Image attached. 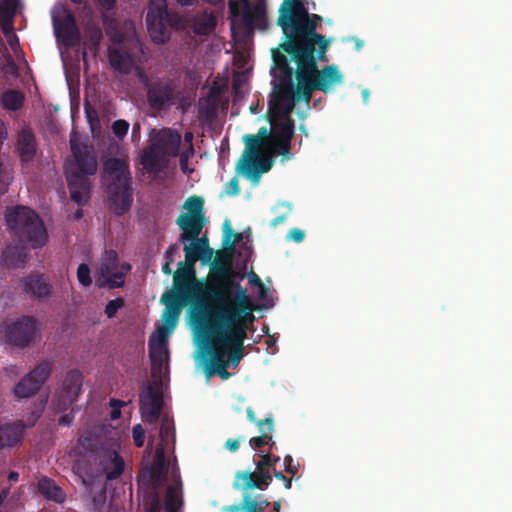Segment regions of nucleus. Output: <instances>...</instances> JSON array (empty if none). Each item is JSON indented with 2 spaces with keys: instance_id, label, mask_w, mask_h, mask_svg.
Here are the masks:
<instances>
[{
  "instance_id": "bf43d9fd",
  "label": "nucleus",
  "mask_w": 512,
  "mask_h": 512,
  "mask_svg": "<svg viewBox=\"0 0 512 512\" xmlns=\"http://www.w3.org/2000/svg\"><path fill=\"white\" fill-rule=\"evenodd\" d=\"M19 478V474L17 472H11L9 474V480L11 481H17Z\"/></svg>"
},
{
  "instance_id": "8fccbe9b",
  "label": "nucleus",
  "mask_w": 512,
  "mask_h": 512,
  "mask_svg": "<svg viewBox=\"0 0 512 512\" xmlns=\"http://www.w3.org/2000/svg\"><path fill=\"white\" fill-rule=\"evenodd\" d=\"M184 140L187 143V148L185 151H189V153L193 154V146H192V140H193V134L191 132L185 133Z\"/></svg>"
},
{
  "instance_id": "4d7b16f0",
  "label": "nucleus",
  "mask_w": 512,
  "mask_h": 512,
  "mask_svg": "<svg viewBox=\"0 0 512 512\" xmlns=\"http://www.w3.org/2000/svg\"><path fill=\"white\" fill-rule=\"evenodd\" d=\"M258 425L261 427L262 425H267L269 430H272V420L266 419L264 422H259Z\"/></svg>"
},
{
  "instance_id": "bb28decb",
  "label": "nucleus",
  "mask_w": 512,
  "mask_h": 512,
  "mask_svg": "<svg viewBox=\"0 0 512 512\" xmlns=\"http://www.w3.org/2000/svg\"><path fill=\"white\" fill-rule=\"evenodd\" d=\"M40 387L33 382L31 378L26 375L21 381L15 386L14 394L18 398H28L33 396Z\"/></svg>"
},
{
  "instance_id": "052dcab7",
  "label": "nucleus",
  "mask_w": 512,
  "mask_h": 512,
  "mask_svg": "<svg viewBox=\"0 0 512 512\" xmlns=\"http://www.w3.org/2000/svg\"><path fill=\"white\" fill-rule=\"evenodd\" d=\"M148 512H159V504H158V501L155 502V504L153 506H151V508L149 509Z\"/></svg>"
},
{
  "instance_id": "dca6fc26",
  "label": "nucleus",
  "mask_w": 512,
  "mask_h": 512,
  "mask_svg": "<svg viewBox=\"0 0 512 512\" xmlns=\"http://www.w3.org/2000/svg\"><path fill=\"white\" fill-rule=\"evenodd\" d=\"M142 418L150 423L154 422L162 408V392L159 387H148L140 398Z\"/></svg>"
},
{
  "instance_id": "2eb2a0df",
  "label": "nucleus",
  "mask_w": 512,
  "mask_h": 512,
  "mask_svg": "<svg viewBox=\"0 0 512 512\" xmlns=\"http://www.w3.org/2000/svg\"><path fill=\"white\" fill-rule=\"evenodd\" d=\"M83 383V376L77 370H71L63 377L54 397L59 409L71 405L78 398Z\"/></svg>"
},
{
  "instance_id": "1a4fd4ad",
  "label": "nucleus",
  "mask_w": 512,
  "mask_h": 512,
  "mask_svg": "<svg viewBox=\"0 0 512 512\" xmlns=\"http://www.w3.org/2000/svg\"><path fill=\"white\" fill-rule=\"evenodd\" d=\"M40 338V325L33 317L22 316L0 325V339L16 347L35 345Z\"/></svg>"
},
{
  "instance_id": "a878e982",
  "label": "nucleus",
  "mask_w": 512,
  "mask_h": 512,
  "mask_svg": "<svg viewBox=\"0 0 512 512\" xmlns=\"http://www.w3.org/2000/svg\"><path fill=\"white\" fill-rule=\"evenodd\" d=\"M191 25L195 33L205 35L214 29L215 19L212 15L204 13L196 16Z\"/></svg>"
},
{
  "instance_id": "9d476101",
  "label": "nucleus",
  "mask_w": 512,
  "mask_h": 512,
  "mask_svg": "<svg viewBox=\"0 0 512 512\" xmlns=\"http://www.w3.org/2000/svg\"><path fill=\"white\" fill-rule=\"evenodd\" d=\"M203 199L197 196L189 197L182 208V213L177 219L178 226L183 230L180 236L182 242L189 237H198L205 225L203 212Z\"/></svg>"
},
{
  "instance_id": "0eeeda50",
  "label": "nucleus",
  "mask_w": 512,
  "mask_h": 512,
  "mask_svg": "<svg viewBox=\"0 0 512 512\" xmlns=\"http://www.w3.org/2000/svg\"><path fill=\"white\" fill-rule=\"evenodd\" d=\"M8 226L14 230L32 248L43 247L48 234L37 214L28 207H16L8 211Z\"/></svg>"
},
{
  "instance_id": "7c9ffc66",
  "label": "nucleus",
  "mask_w": 512,
  "mask_h": 512,
  "mask_svg": "<svg viewBox=\"0 0 512 512\" xmlns=\"http://www.w3.org/2000/svg\"><path fill=\"white\" fill-rule=\"evenodd\" d=\"M2 104L10 110H17L23 104V96L16 91H8L2 97Z\"/></svg>"
},
{
  "instance_id": "e2e57ef3",
  "label": "nucleus",
  "mask_w": 512,
  "mask_h": 512,
  "mask_svg": "<svg viewBox=\"0 0 512 512\" xmlns=\"http://www.w3.org/2000/svg\"><path fill=\"white\" fill-rule=\"evenodd\" d=\"M241 85L242 84L240 83V81H238V80L235 81L234 88H235L236 93H239Z\"/></svg>"
},
{
  "instance_id": "4c0bfd02",
  "label": "nucleus",
  "mask_w": 512,
  "mask_h": 512,
  "mask_svg": "<svg viewBox=\"0 0 512 512\" xmlns=\"http://www.w3.org/2000/svg\"><path fill=\"white\" fill-rule=\"evenodd\" d=\"M129 129V124L124 120H117L112 125V130L114 134L118 137H123L126 135Z\"/></svg>"
},
{
  "instance_id": "09e8293b",
  "label": "nucleus",
  "mask_w": 512,
  "mask_h": 512,
  "mask_svg": "<svg viewBox=\"0 0 512 512\" xmlns=\"http://www.w3.org/2000/svg\"><path fill=\"white\" fill-rule=\"evenodd\" d=\"M97 4L104 10H110L115 3V0H95Z\"/></svg>"
},
{
  "instance_id": "e433bc0d",
  "label": "nucleus",
  "mask_w": 512,
  "mask_h": 512,
  "mask_svg": "<svg viewBox=\"0 0 512 512\" xmlns=\"http://www.w3.org/2000/svg\"><path fill=\"white\" fill-rule=\"evenodd\" d=\"M132 436L134 443L137 447L143 446L145 439V431L140 424H137L133 427Z\"/></svg>"
},
{
  "instance_id": "0e129e2a",
  "label": "nucleus",
  "mask_w": 512,
  "mask_h": 512,
  "mask_svg": "<svg viewBox=\"0 0 512 512\" xmlns=\"http://www.w3.org/2000/svg\"><path fill=\"white\" fill-rule=\"evenodd\" d=\"M182 5H190L194 2V0H177Z\"/></svg>"
},
{
  "instance_id": "20e7f679",
  "label": "nucleus",
  "mask_w": 512,
  "mask_h": 512,
  "mask_svg": "<svg viewBox=\"0 0 512 512\" xmlns=\"http://www.w3.org/2000/svg\"><path fill=\"white\" fill-rule=\"evenodd\" d=\"M176 295L174 292H166L161 302L166 305L162 315V323L157 327L154 334L150 336L149 352L152 361V374L154 377L162 376L168 371V337L173 333L177 326L180 315L179 306L171 305L172 298Z\"/></svg>"
},
{
  "instance_id": "ea45409f",
  "label": "nucleus",
  "mask_w": 512,
  "mask_h": 512,
  "mask_svg": "<svg viewBox=\"0 0 512 512\" xmlns=\"http://www.w3.org/2000/svg\"><path fill=\"white\" fill-rule=\"evenodd\" d=\"M244 507L246 508V512H260L262 507H258V503L253 500L249 495L244 496Z\"/></svg>"
},
{
  "instance_id": "680f3d73",
  "label": "nucleus",
  "mask_w": 512,
  "mask_h": 512,
  "mask_svg": "<svg viewBox=\"0 0 512 512\" xmlns=\"http://www.w3.org/2000/svg\"><path fill=\"white\" fill-rule=\"evenodd\" d=\"M119 416H120L119 409H113V411H112V418L113 419H117V418H119Z\"/></svg>"
},
{
  "instance_id": "6e6552de",
  "label": "nucleus",
  "mask_w": 512,
  "mask_h": 512,
  "mask_svg": "<svg viewBox=\"0 0 512 512\" xmlns=\"http://www.w3.org/2000/svg\"><path fill=\"white\" fill-rule=\"evenodd\" d=\"M181 137L170 129L160 130L152 135L150 146L144 151L141 163L149 171L163 167L170 157L178 153Z\"/></svg>"
},
{
  "instance_id": "c9c22d12",
  "label": "nucleus",
  "mask_w": 512,
  "mask_h": 512,
  "mask_svg": "<svg viewBox=\"0 0 512 512\" xmlns=\"http://www.w3.org/2000/svg\"><path fill=\"white\" fill-rule=\"evenodd\" d=\"M239 192V181L236 177H234L228 183H226L224 191L221 193V196H235Z\"/></svg>"
},
{
  "instance_id": "49530a36",
  "label": "nucleus",
  "mask_w": 512,
  "mask_h": 512,
  "mask_svg": "<svg viewBox=\"0 0 512 512\" xmlns=\"http://www.w3.org/2000/svg\"><path fill=\"white\" fill-rule=\"evenodd\" d=\"M288 239L301 242L304 239V232L299 229H292L288 234Z\"/></svg>"
},
{
  "instance_id": "aec40b11",
  "label": "nucleus",
  "mask_w": 512,
  "mask_h": 512,
  "mask_svg": "<svg viewBox=\"0 0 512 512\" xmlns=\"http://www.w3.org/2000/svg\"><path fill=\"white\" fill-rule=\"evenodd\" d=\"M272 477L269 472H238L235 476L234 488L248 491L255 488L265 489L269 486Z\"/></svg>"
},
{
  "instance_id": "b1692460",
  "label": "nucleus",
  "mask_w": 512,
  "mask_h": 512,
  "mask_svg": "<svg viewBox=\"0 0 512 512\" xmlns=\"http://www.w3.org/2000/svg\"><path fill=\"white\" fill-rule=\"evenodd\" d=\"M38 491L47 499L62 502L64 501L65 494L62 489L57 486L52 480L42 477L38 480Z\"/></svg>"
},
{
  "instance_id": "a19ab883",
  "label": "nucleus",
  "mask_w": 512,
  "mask_h": 512,
  "mask_svg": "<svg viewBox=\"0 0 512 512\" xmlns=\"http://www.w3.org/2000/svg\"><path fill=\"white\" fill-rule=\"evenodd\" d=\"M273 60L274 63L279 66V68L285 70L287 61L285 55H283L280 51L274 50L273 51Z\"/></svg>"
},
{
  "instance_id": "473e14b6",
  "label": "nucleus",
  "mask_w": 512,
  "mask_h": 512,
  "mask_svg": "<svg viewBox=\"0 0 512 512\" xmlns=\"http://www.w3.org/2000/svg\"><path fill=\"white\" fill-rule=\"evenodd\" d=\"M17 5V0H0L1 18H11Z\"/></svg>"
},
{
  "instance_id": "f8f14e48",
  "label": "nucleus",
  "mask_w": 512,
  "mask_h": 512,
  "mask_svg": "<svg viewBox=\"0 0 512 512\" xmlns=\"http://www.w3.org/2000/svg\"><path fill=\"white\" fill-rule=\"evenodd\" d=\"M129 270V264L118 263L117 254L114 251H108L105 252L98 264L96 281L100 286L121 287L124 283V276Z\"/></svg>"
},
{
  "instance_id": "423d86ee",
  "label": "nucleus",
  "mask_w": 512,
  "mask_h": 512,
  "mask_svg": "<svg viewBox=\"0 0 512 512\" xmlns=\"http://www.w3.org/2000/svg\"><path fill=\"white\" fill-rule=\"evenodd\" d=\"M129 180L125 158H111L105 162L103 181L107 188L111 207L117 214L124 213L130 207Z\"/></svg>"
},
{
  "instance_id": "4be33fe9",
  "label": "nucleus",
  "mask_w": 512,
  "mask_h": 512,
  "mask_svg": "<svg viewBox=\"0 0 512 512\" xmlns=\"http://www.w3.org/2000/svg\"><path fill=\"white\" fill-rule=\"evenodd\" d=\"M16 149L23 162H28L35 156L36 145L30 131L23 130L19 134Z\"/></svg>"
},
{
  "instance_id": "72a5a7b5",
  "label": "nucleus",
  "mask_w": 512,
  "mask_h": 512,
  "mask_svg": "<svg viewBox=\"0 0 512 512\" xmlns=\"http://www.w3.org/2000/svg\"><path fill=\"white\" fill-rule=\"evenodd\" d=\"M124 301L122 298H116L109 301L105 307L106 316L111 319L115 317L117 312L123 307Z\"/></svg>"
},
{
  "instance_id": "69168bd1",
  "label": "nucleus",
  "mask_w": 512,
  "mask_h": 512,
  "mask_svg": "<svg viewBox=\"0 0 512 512\" xmlns=\"http://www.w3.org/2000/svg\"><path fill=\"white\" fill-rule=\"evenodd\" d=\"M363 98H364V101L367 102L368 99H369V92L367 90H364L363 91Z\"/></svg>"
},
{
  "instance_id": "6e6d98bb",
  "label": "nucleus",
  "mask_w": 512,
  "mask_h": 512,
  "mask_svg": "<svg viewBox=\"0 0 512 512\" xmlns=\"http://www.w3.org/2000/svg\"><path fill=\"white\" fill-rule=\"evenodd\" d=\"M8 496V490H3L1 493H0V507L2 506V504L4 503V501L6 500Z\"/></svg>"
},
{
  "instance_id": "13d9d810",
  "label": "nucleus",
  "mask_w": 512,
  "mask_h": 512,
  "mask_svg": "<svg viewBox=\"0 0 512 512\" xmlns=\"http://www.w3.org/2000/svg\"><path fill=\"white\" fill-rule=\"evenodd\" d=\"M247 415L250 421L254 422L256 420L255 415L251 408L247 409Z\"/></svg>"
},
{
  "instance_id": "39448f33",
  "label": "nucleus",
  "mask_w": 512,
  "mask_h": 512,
  "mask_svg": "<svg viewBox=\"0 0 512 512\" xmlns=\"http://www.w3.org/2000/svg\"><path fill=\"white\" fill-rule=\"evenodd\" d=\"M231 32L235 41L249 36L253 28L266 26V8L264 0H230Z\"/></svg>"
},
{
  "instance_id": "f03ea898",
  "label": "nucleus",
  "mask_w": 512,
  "mask_h": 512,
  "mask_svg": "<svg viewBox=\"0 0 512 512\" xmlns=\"http://www.w3.org/2000/svg\"><path fill=\"white\" fill-rule=\"evenodd\" d=\"M211 295L207 298L203 318L209 340L204 364L207 380L218 374L223 380L231 376L229 365L237 366L243 358L246 329L254 319V304L239 283L230 276L212 277Z\"/></svg>"
},
{
  "instance_id": "c756f323",
  "label": "nucleus",
  "mask_w": 512,
  "mask_h": 512,
  "mask_svg": "<svg viewBox=\"0 0 512 512\" xmlns=\"http://www.w3.org/2000/svg\"><path fill=\"white\" fill-rule=\"evenodd\" d=\"M148 99L153 107H162L170 99V91L167 89H150Z\"/></svg>"
},
{
  "instance_id": "774afa93",
  "label": "nucleus",
  "mask_w": 512,
  "mask_h": 512,
  "mask_svg": "<svg viewBox=\"0 0 512 512\" xmlns=\"http://www.w3.org/2000/svg\"><path fill=\"white\" fill-rule=\"evenodd\" d=\"M60 423L65 425L68 422L66 421V419L64 417H62V418H60Z\"/></svg>"
},
{
  "instance_id": "cd10ccee",
  "label": "nucleus",
  "mask_w": 512,
  "mask_h": 512,
  "mask_svg": "<svg viewBox=\"0 0 512 512\" xmlns=\"http://www.w3.org/2000/svg\"><path fill=\"white\" fill-rule=\"evenodd\" d=\"M51 365L48 362L38 364L28 375L40 388L51 374Z\"/></svg>"
},
{
  "instance_id": "412c9836",
  "label": "nucleus",
  "mask_w": 512,
  "mask_h": 512,
  "mask_svg": "<svg viewBox=\"0 0 512 512\" xmlns=\"http://www.w3.org/2000/svg\"><path fill=\"white\" fill-rule=\"evenodd\" d=\"M97 459L101 465V473L108 479L117 477L123 470V461L114 450L100 453Z\"/></svg>"
},
{
  "instance_id": "603ef678",
  "label": "nucleus",
  "mask_w": 512,
  "mask_h": 512,
  "mask_svg": "<svg viewBox=\"0 0 512 512\" xmlns=\"http://www.w3.org/2000/svg\"><path fill=\"white\" fill-rule=\"evenodd\" d=\"M226 511L228 512H240L242 510H245L246 511V508L244 507V502L242 503V505H234V506H229L225 509Z\"/></svg>"
},
{
  "instance_id": "5701e85b",
  "label": "nucleus",
  "mask_w": 512,
  "mask_h": 512,
  "mask_svg": "<svg viewBox=\"0 0 512 512\" xmlns=\"http://www.w3.org/2000/svg\"><path fill=\"white\" fill-rule=\"evenodd\" d=\"M23 289L35 297H45L51 292V287L41 276H31L23 281Z\"/></svg>"
},
{
  "instance_id": "5fc2aeb1",
  "label": "nucleus",
  "mask_w": 512,
  "mask_h": 512,
  "mask_svg": "<svg viewBox=\"0 0 512 512\" xmlns=\"http://www.w3.org/2000/svg\"><path fill=\"white\" fill-rule=\"evenodd\" d=\"M174 259L173 258H170L169 261H166V263L163 265L162 267V271L165 273V274H171L172 270H171V267H170V264L173 263Z\"/></svg>"
},
{
  "instance_id": "6ab92c4d",
  "label": "nucleus",
  "mask_w": 512,
  "mask_h": 512,
  "mask_svg": "<svg viewBox=\"0 0 512 512\" xmlns=\"http://www.w3.org/2000/svg\"><path fill=\"white\" fill-rule=\"evenodd\" d=\"M52 18L55 34L58 38L66 40L73 35L75 29L74 20L63 4L58 3L53 7Z\"/></svg>"
},
{
  "instance_id": "c85d7f7f",
  "label": "nucleus",
  "mask_w": 512,
  "mask_h": 512,
  "mask_svg": "<svg viewBox=\"0 0 512 512\" xmlns=\"http://www.w3.org/2000/svg\"><path fill=\"white\" fill-rule=\"evenodd\" d=\"M182 505L180 490L176 487L168 488L165 499L167 512H180Z\"/></svg>"
},
{
  "instance_id": "37998d69",
  "label": "nucleus",
  "mask_w": 512,
  "mask_h": 512,
  "mask_svg": "<svg viewBox=\"0 0 512 512\" xmlns=\"http://www.w3.org/2000/svg\"><path fill=\"white\" fill-rule=\"evenodd\" d=\"M192 154L189 153V151H184L183 154L181 155V158H180V166H181V169L184 173H191L193 171L192 168L189 167L188 165V158L191 156Z\"/></svg>"
},
{
  "instance_id": "338daca9",
  "label": "nucleus",
  "mask_w": 512,
  "mask_h": 512,
  "mask_svg": "<svg viewBox=\"0 0 512 512\" xmlns=\"http://www.w3.org/2000/svg\"><path fill=\"white\" fill-rule=\"evenodd\" d=\"M14 71V65L13 63H9V69L7 70V72H13Z\"/></svg>"
},
{
  "instance_id": "2f4dec72",
  "label": "nucleus",
  "mask_w": 512,
  "mask_h": 512,
  "mask_svg": "<svg viewBox=\"0 0 512 512\" xmlns=\"http://www.w3.org/2000/svg\"><path fill=\"white\" fill-rule=\"evenodd\" d=\"M10 180L11 175L9 165L7 162L4 161V159L0 155V194L4 193L7 190Z\"/></svg>"
},
{
  "instance_id": "58836bf2",
  "label": "nucleus",
  "mask_w": 512,
  "mask_h": 512,
  "mask_svg": "<svg viewBox=\"0 0 512 512\" xmlns=\"http://www.w3.org/2000/svg\"><path fill=\"white\" fill-rule=\"evenodd\" d=\"M248 279L250 284L258 286L259 295L261 298H264L266 295V288L260 278L255 273H250L248 275Z\"/></svg>"
},
{
  "instance_id": "f257e3e1",
  "label": "nucleus",
  "mask_w": 512,
  "mask_h": 512,
  "mask_svg": "<svg viewBox=\"0 0 512 512\" xmlns=\"http://www.w3.org/2000/svg\"><path fill=\"white\" fill-rule=\"evenodd\" d=\"M321 17L308 14L304 0H284L280 8L279 25L286 33L295 32L294 38L281 45L297 63L294 80L275 85L270 100V132L261 128L256 135H245V151L237 164V172L254 184L260 175L270 170L275 154L286 155L293 134L289 115L296 101L309 103L315 90L327 91L342 82V74L334 65L319 70L316 65L315 45L324 53L328 46L325 38L315 32Z\"/></svg>"
},
{
  "instance_id": "c03bdc74",
  "label": "nucleus",
  "mask_w": 512,
  "mask_h": 512,
  "mask_svg": "<svg viewBox=\"0 0 512 512\" xmlns=\"http://www.w3.org/2000/svg\"><path fill=\"white\" fill-rule=\"evenodd\" d=\"M272 460L270 459L269 455H262V459L257 463V472L258 473H262V472H269L268 470H266V467L267 466H270L272 465Z\"/></svg>"
},
{
  "instance_id": "f3484780",
  "label": "nucleus",
  "mask_w": 512,
  "mask_h": 512,
  "mask_svg": "<svg viewBox=\"0 0 512 512\" xmlns=\"http://www.w3.org/2000/svg\"><path fill=\"white\" fill-rule=\"evenodd\" d=\"M185 261L195 264L199 259L209 262L213 257V250L209 248L208 239L204 237H189L183 242Z\"/></svg>"
},
{
  "instance_id": "a211bd4d",
  "label": "nucleus",
  "mask_w": 512,
  "mask_h": 512,
  "mask_svg": "<svg viewBox=\"0 0 512 512\" xmlns=\"http://www.w3.org/2000/svg\"><path fill=\"white\" fill-rule=\"evenodd\" d=\"M160 443H154V440H149V447L154 449L156 465L160 470L164 469L165 460V448L168 447L174 440V430L172 422L168 417L162 419L160 428Z\"/></svg>"
},
{
  "instance_id": "f704fd0d",
  "label": "nucleus",
  "mask_w": 512,
  "mask_h": 512,
  "mask_svg": "<svg viewBox=\"0 0 512 512\" xmlns=\"http://www.w3.org/2000/svg\"><path fill=\"white\" fill-rule=\"evenodd\" d=\"M77 278L83 286H89L91 284L90 269L86 264H81L78 267Z\"/></svg>"
},
{
  "instance_id": "3c124183",
  "label": "nucleus",
  "mask_w": 512,
  "mask_h": 512,
  "mask_svg": "<svg viewBox=\"0 0 512 512\" xmlns=\"http://www.w3.org/2000/svg\"><path fill=\"white\" fill-rule=\"evenodd\" d=\"M177 252V247L175 246H170L166 252H165V256H166V259L167 261L170 260V258H173L174 254Z\"/></svg>"
},
{
  "instance_id": "4468645a",
  "label": "nucleus",
  "mask_w": 512,
  "mask_h": 512,
  "mask_svg": "<svg viewBox=\"0 0 512 512\" xmlns=\"http://www.w3.org/2000/svg\"><path fill=\"white\" fill-rule=\"evenodd\" d=\"M166 21V0H151L147 13V28L154 42L164 43L169 39Z\"/></svg>"
},
{
  "instance_id": "9b49d317",
  "label": "nucleus",
  "mask_w": 512,
  "mask_h": 512,
  "mask_svg": "<svg viewBox=\"0 0 512 512\" xmlns=\"http://www.w3.org/2000/svg\"><path fill=\"white\" fill-rule=\"evenodd\" d=\"M195 264L179 263L178 269L174 274L173 284L174 289L169 292H174L176 295L171 300V305L179 306L181 310L185 297L191 294H199L203 291V284L196 280Z\"/></svg>"
},
{
  "instance_id": "393cba45",
  "label": "nucleus",
  "mask_w": 512,
  "mask_h": 512,
  "mask_svg": "<svg viewBox=\"0 0 512 512\" xmlns=\"http://www.w3.org/2000/svg\"><path fill=\"white\" fill-rule=\"evenodd\" d=\"M22 436V429L19 425L0 426V449L11 447L18 443Z\"/></svg>"
},
{
  "instance_id": "79ce46f5",
  "label": "nucleus",
  "mask_w": 512,
  "mask_h": 512,
  "mask_svg": "<svg viewBox=\"0 0 512 512\" xmlns=\"http://www.w3.org/2000/svg\"><path fill=\"white\" fill-rule=\"evenodd\" d=\"M2 19H3V23H2L3 32L8 36L12 47H14V42L12 40L13 35L11 34V31H12V22L10 20L11 18H2Z\"/></svg>"
},
{
  "instance_id": "864d4df0",
  "label": "nucleus",
  "mask_w": 512,
  "mask_h": 512,
  "mask_svg": "<svg viewBox=\"0 0 512 512\" xmlns=\"http://www.w3.org/2000/svg\"><path fill=\"white\" fill-rule=\"evenodd\" d=\"M187 23H188V20L186 19H182V18H177L174 22V25L177 27V28H185L187 26Z\"/></svg>"
},
{
  "instance_id": "a18cd8bd",
  "label": "nucleus",
  "mask_w": 512,
  "mask_h": 512,
  "mask_svg": "<svg viewBox=\"0 0 512 512\" xmlns=\"http://www.w3.org/2000/svg\"><path fill=\"white\" fill-rule=\"evenodd\" d=\"M271 438L268 435H262L259 437H254L250 440V445L253 448L261 447L269 442Z\"/></svg>"
},
{
  "instance_id": "ddd939ff",
  "label": "nucleus",
  "mask_w": 512,
  "mask_h": 512,
  "mask_svg": "<svg viewBox=\"0 0 512 512\" xmlns=\"http://www.w3.org/2000/svg\"><path fill=\"white\" fill-rule=\"evenodd\" d=\"M125 35L115 34L113 36L114 45L109 48V59L113 67L122 72L129 71L134 65L133 59L128 53L129 45H136L135 28L132 24H126Z\"/></svg>"
},
{
  "instance_id": "7ed1b4c3",
  "label": "nucleus",
  "mask_w": 512,
  "mask_h": 512,
  "mask_svg": "<svg viewBox=\"0 0 512 512\" xmlns=\"http://www.w3.org/2000/svg\"><path fill=\"white\" fill-rule=\"evenodd\" d=\"M72 157L65 164V172L71 198L78 204L85 203L89 198V182L87 175L97 170V161L93 148L79 145L76 138L71 139Z\"/></svg>"
},
{
  "instance_id": "de8ad7c7",
  "label": "nucleus",
  "mask_w": 512,
  "mask_h": 512,
  "mask_svg": "<svg viewBox=\"0 0 512 512\" xmlns=\"http://www.w3.org/2000/svg\"><path fill=\"white\" fill-rule=\"evenodd\" d=\"M225 447L231 451V452H235L238 450L239 448V440L238 439H229L226 441L225 443Z\"/></svg>"
}]
</instances>
